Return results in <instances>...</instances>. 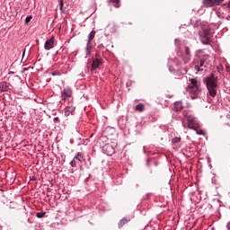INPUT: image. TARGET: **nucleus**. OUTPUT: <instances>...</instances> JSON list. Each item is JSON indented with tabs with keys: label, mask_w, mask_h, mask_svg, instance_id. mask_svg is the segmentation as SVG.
Wrapping results in <instances>:
<instances>
[{
	"label": "nucleus",
	"mask_w": 230,
	"mask_h": 230,
	"mask_svg": "<svg viewBox=\"0 0 230 230\" xmlns=\"http://www.w3.org/2000/svg\"><path fill=\"white\" fill-rule=\"evenodd\" d=\"M209 96L215 98L218 91V75L212 73L204 79Z\"/></svg>",
	"instance_id": "f257e3e1"
},
{
	"label": "nucleus",
	"mask_w": 230,
	"mask_h": 230,
	"mask_svg": "<svg viewBox=\"0 0 230 230\" xmlns=\"http://www.w3.org/2000/svg\"><path fill=\"white\" fill-rule=\"evenodd\" d=\"M187 91L191 100H197L200 96V91H202L200 82L197 78H189Z\"/></svg>",
	"instance_id": "f03ea898"
},
{
	"label": "nucleus",
	"mask_w": 230,
	"mask_h": 230,
	"mask_svg": "<svg viewBox=\"0 0 230 230\" xmlns=\"http://www.w3.org/2000/svg\"><path fill=\"white\" fill-rule=\"evenodd\" d=\"M192 66L195 71H197V73H200V71H204L206 69V56L199 57L198 55H196L192 62Z\"/></svg>",
	"instance_id": "7ed1b4c3"
},
{
	"label": "nucleus",
	"mask_w": 230,
	"mask_h": 230,
	"mask_svg": "<svg viewBox=\"0 0 230 230\" xmlns=\"http://www.w3.org/2000/svg\"><path fill=\"white\" fill-rule=\"evenodd\" d=\"M186 118L189 128H191L192 130H195L196 128H200V122L195 116L186 115Z\"/></svg>",
	"instance_id": "20e7f679"
},
{
	"label": "nucleus",
	"mask_w": 230,
	"mask_h": 230,
	"mask_svg": "<svg viewBox=\"0 0 230 230\" xmlns=\"http://www.w3.org/2000/svg\"><path fill=\"white\" fill-rule=\"evenodd\" d=\"M103 64V59H102V57L100 54L95 55V58L93 61L92 64V71H95V69H100V66Z\"/></svg>",
	"instance_id": "39448f33"
},
{
	"label": "nucleus",
	"mask_w": 230,
	"mask_h": 230,
	"mask_svg": "<svg viewBox=\"0 0 230 230\" xmlns=\"http://www.w3.org/2000/svg\"><path fill=\"white\" fill-rule=\"evenodd\" d=\"M53 48H55V36H51L44 44V49H46V51H49V49H53Z\"/></svg>",
	"instance_id": "423d86ee"
},
{
	"label": "nucleus",
	"mask_w": 230,
	"mask_h": 230,
	"mask_svg": "<svg viewBox=\"0 0 230 230\" xmlns=\"http://www.w3.org/2000/svg\"><path fill=\"white\" fill-rule=\"evenodd\" d=\"M73 96V90L69 86L65 87L61 91V98L62 100H67V98H71Z\"/></svg>",
	"instance_id": "0eeeda50"
},
{
	"label": "nucleus",
	"mask_w": 230,
	"mask_h": 230,
	"mask_svg": "<svg viewBox=\"0 0 230 230\" xmlns=\"http://www.w3.org/2000/svg\"><path fill=\"white\" fill-rule=\"evenodd\" d=\"M224 0H203L204 6L206 8H211L212 6H218Z\"/></svg>",
	"instance_id": "6e6552de"
},
{
	"label": "nucleus",
	"mask_w": 230,
	"mask_h": 230,
	"mask_svg": "<svg viewBox=\"0 0 230 230\" xmlns=\"http://www.w3.org/2000/svg\"><path fill=\"white\" fill-rule=\"evenodd\" d=\"M102 150L104 154H106V155H112L116 152V150L111 144H105L104 146H102Z\"/></svg>",
	"instance_id": "1a4fd4ad"
},
{
	"label": "nucleus",
	"mask_w": 230,
	"mask_h": 230,
	"mask_svg": "<svg viewBox=\"0 0 230 230\" xmlns=\"http://www.w3.org/2000/svg\"><path fill=\"white\" fill-rule=\"evenodd\" d=\"M75 106H67L64 110V114L67 118V116H73L75 114Z\"/></svg>",
	"instance_id": "9d476101"
},
{
	"label": "nucleus",
	"mask_w": 230,
	"mask_h": 230,
	"mask_svg": "<svg viewBox=\"0 0 230 230\" xmlns=\"http://www.w3.org/2000/svg\"><path fill=\"white\" fill-rule=\"evenodd\" d=\"M182 109H184V106H182V102L178 101L173 103L172 110L175 112H181V111H182Z\"/></svg>",
	"instance_id": "9b49d317"
},
{
	"label": "nucleus",
	"mask_w": 230,
	"mask_h": 230,
	"mask_svg": "<svg viewBox=\"0 0 230 230\" xmlns=\"http://www.w3.org/2000/svg\"><path fill=\"white\" fill-rule=\"evenodd\" d=\"M10 91V85L6 82L0 83V93H7Z\"/></svg>",
	"instance_id": "f8f14e48"
},
{
	"label": "nucleus",
	"mask_w": 230,
	"mask_h": 230,
	"mask_svg": "<svg viewBox=\"0 0 230 230\" xmlns=\"http://www.w3.org/2000/svg\"><path fill=\"white\" fill-rule=\"evenodd\" d=\"M74 159L79 163H84V161H85V155L82 152H78L76 155L74 156Z\"/></svg>",
	"instance_id": "ddd939ff"
},
{
	"label": "nucleus",
	"mask_w": 230,
	"mask_h": 230,
	"mask_svg": "<svg viewBox=\"0 0 230 230\" xmlns=\"http://www.w3.org/2000/svg\"><path fill=\"white\" fill-rule=\"evenodd\" d=\"M128 222H130V219H127L125 217L120 219L118 224L119 229H121V227H123V226H125V224H128Z\"/></svg>",
	"instance_id": "4468645a"
},
{
	"label": "nucleus",
	"mask_w": 230,
	"mask_h": 230,
	"mask_svg": "<svg viewBox=\"0 0 230 230\" xmlns=\"http://www.w3.org/2000/svg\"><path fill=\"white\" fill-rule=\"evenodd\" d=\"M185 55H187V62H190V59L191 58V50L190 49V47H185Z\"/></svg>",
	"instance_id": "2eb2a0df"
},
{
	"label": "nucleus",
	"mask_w": 230,
	"mask_h": 230,
	"mask_svg": "<svg viewBox=\"0 0 230 230\" xmlns=\"http://www.w3.org/2000/svg\"><path fill=\"white\" fill-rule=\"evenodd\" d=\"M135 111H137L138 112H143L145 111V104L139 103L135 107Z\"/></svg>",
	"instance_id": "dca6fc26"
},
{
	"label": "nucleus",
	"mask_w": 230,
	"mask_h": 230,
	"mask_svg": "<svg viewBox=\"0 0 230 230\" xmlns=\"http://www.w3.org/2000/svg\"><path fill=\"white\" fill-rule=\"evenodd\" d=\"M95 35H96V31H92L90 32V34L88 35V41L87 42H92L93 40L94 39Z\"/></svg>",
	"instance_id": "f3484780"
},
{
	"label": "nucleus",
	"mask_w": 230,
	"mask_h": 230,
	"mask_svg": "<svg viewBox=\"0 0 230 230\" xmlns=\"http://www.w3.org/2000/svg\"><path fill=\"white\" fill-rule=\"evenodd\" d=\"M85 49H86V55H91V49H93V45H91V41H87Z\"/></svg>",
	"instance_id": "a211bd4d"
},
{
	"label": "nucleus",
	"mask_w": 230,
	"mask_h": 230,
	"mask_svg": "<svg viewBox=\"0 0 230 230\" xmlns=\"http://www.w3.org/2000/svg\"><path fill=\"white\" fill-rule=\"evenodd\" d=\"M180 141H181V137H176L172 139V144L173 146H176Z\"/></svg>",
	"instance_id": "6ab92c4d"
},
{
	"label": "nucleus",
	"mask_w": 230,
	"mask_h": 230,
	"mask_svg": "<svg viewBox=\"0 0 230 230\" xmlns=\"http://www.w3.org/2000/svg\"><path fill=\"white\" fill-rule=\"evenodd\" d=\"M115 8H119V0H111Z\"/></svg>",
	"instance_id": "aec40b11"
},
{
	"label": "nucleus",
	"mask_w": 230,
	"mask_h": 230,
	"mask_svg": "<svg viewBox=\"0 0 230 230\" xmlns=\"http://www.w3.org/2000/svg\"><path fill=\"white\" fill-rule=\"evenodd\" d=\"M76 164H77V162L75 158H73V160L70 162V166L72 168H76Z\"/></svg>",
	"instance_id": "412c9836"
},
{
	"label": "nucleus",
	"mask_w": 230,
	"mask_h": 230,
	"mask_svg": "<svg viewBox=\"0 0 230 230\" xmlns=\"http://www.w3.org/2000/svg\"><path fill=\"white\" fill-rule=\"evenodd\" d=\"M199 128H196L194 130L196 131V134H198V136H204V131H202V129H197Z\"/></svg>",
	"instance_id": "4be33fe9"
},
{
	"label": "nucleus",
	"mask_w": 230,
	"mask_h": 230,
	"mask_svg": "<svg viewBox=\"0 0 230 230\" xmlns=\"http://www.w3.org/2000/svg\"><path fill=\"white\" fill-rule=\"evenodd\" d=\"M46 215V212H38L37 214H36V217H38V218H43V217Z\"/></svg>",
	"instance_id": "5701e85b"
},
{
	"label": "nucleus",
	"mask_w": 230,
	"mask_h": 230,
	"mask_svg": "<svg viewBox=\"0 0 230 230\" xmlns=\"http://www.w3.org/2000/svg\"><path fill=\"white\" fill-rule=\"evenodd\" d=\"M205 37H206V40L205 41L202 40V43L208 45L209 44V37H208V33H205Z\"/></svg>",
	"instance_id": "b1692460"
},
{
	"label": "nucleus",
	"mask_w": 230,
	"mask_h": 230,
	"mask_svg": "<svg viewBox=\"0 0 230 230\" xmlns=\"http://www.w3.org/2000/svg\"><path fill=\"white\" fill-rule=\"evenodd\" d=\"M107 137H105V136H103V137H101L100 138H99V143H100V145H102V143H103V141H107Z\"/></svg>",
	"instance_id": "393cba45"
},
{
	"label": "nucleus",
	"mask_w": 230,
	"mask_h": 230,
	"mask_svg": "<svg viewBox=\"0 0 230 230\" xmlns=\"http://www.w3.org/2000/svg\"><path fill=\"white\" fill-rule=\"evenodd\" d=\"M31 19H33V16L30 15L25 18V24H28V22H31Z\"/></svg>",
	"instance_id": "a878e982"
},
{
	"label": "nucleus",
	"mask_w": 230,
	"mask_h": 230,
	"mask_svg": "<svg viewBox=\"0 0 230 230\" xmlns=\"http://www.w3.org/2000/svg\"><path fill=\"white\" fill-rule=\"evenodd\" d=\"M59 8L61 12H64V0L59 1Z\"/></svg>",
	"instance_id": "bb28decb"
},
{
	"label": "nucleus",
	"mask_w": 230,
	"mask_h": 230,
	"mask_svg": "<svg viewBox=\"0 0 230 230\" xmlns=\"http://www.w3.org/2000/svg\"><path fill=\"white\" fill-rule=\"evenodd\" d=\"M52 76H60V72L58 71L52 72Z\"/></svg>",
	"instance_id": "cd10ccee"
},
{
	"label": "nucleus",
	"mask_w": 230,
	"mask_h": 230,
	"mask_svg": "<svg viewBox=\"0 0 230 230\" xmlns=\"http://www.w3.org/2000/svg\"><path fill=\"white\" fill-rule=\"evenodd\" d=\"M218 71L219 73H221V71H224V66H222V65L218 66Z\"/></svg>",
	"instance_id": "c85d7f7f"
},
{
	"label": "nucleus",
	"mask_w": 230,
	"mask_h": 230,
	"mask_svg": "<svg viewBox=\"0 0 230 230\" xmlns=\"http://www.w3.org/2000/svg\"><path fill=\"white\" fill-rule=\"evenodd\" d=\"M58 119H59L58 117L54 118V121H58Z\"/></svg>",
	"instance_id": "c756f323"
},
{
	"label": "nucleus",
	"mask_w": 230,
	"mask_h": 230,
	"mask_svg": "<svg viewBox=\"0 0 230 230\" xmlns=\"http://www.w3.org/2000/svg\"><path fill=\"white\" fill-rule=\"evenodd\" d=\"M9 75H15V72H9Z\"/></svg>",
	"instance_id": "7c9ffc66"
},
{
	"label": "nucleus",
	"mask_w": 230,
	"mask_h": 230,
	"mask_svg": "<svg viewBox=\"0 0 230 230\" xmlns=\"http://www.w3.org/2000/svg\"><path fill=\"white\" fill-rule=\"evenodd\" d=\"M26 53V49L23 50L22 52V57H24V54Z\"/></svg>",
	"instance_id": "2f4dec72"
}]
</instances>
